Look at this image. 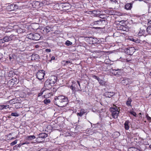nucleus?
Wrapping results in <instances>:
<instances>
[{
	"label": "nucleus",
	"instance_id": "1",
	"mask_svg": "<svg viewBox=\"0 0 151 151\" xmlns=\"http://www.w3.org/2000/svg\"><path fill=\"white\" fill-rule=\"evenodd\" d=\"M54 104L60 107L65 106L68 104L67 98L63 96L56 97L54 100Z\"/></svg>",
	"mask_w": 151,
	"mask_h": 151
},
{
	"label": "nucleus",
	"instance_id": "2",
	"mask_svg": "<svg viewBox=\"0 0 151 151\" xmlns=\"http://www.w3.org/2000/svg\"><path fill=\"white\" fill-rule=\"evenodd\" d=\"M110 110L111 112V115L113 118L114 119L117 118L119 113V111L117 107L114 106L110 108Z\"/></svg>",
	"mask_w": 151,
	"mask_h": 151
},
{
	"label": "nucleus",
	"instance_id": "3",
	"mask_svg": "<svg viewBox=\"0 0 151 151\" xmlns=\"http://www.w3.org/2000/svg\"><path fill=\"white\" fill-rule=\"evenodd\" d=\"M45 72L43 70L38 71L36 74L37 78L39 80L42 79L45 75Z\"/></svg>",
	"mask_w": 151,
	"mask_h": 151
},
{
	"label": "nucleus",
	"instance_id": "4",
	"mask_svg": "<svg viewBox=\"0 0 151 151\" xmlns=\"http://www.w3.org/2000/svg\"><path fill=\"white\" fill-rule=\"evenodd\" d=\"M53 86L50 82H49L47 80L45 81L44 84V88L46 90H49L51 89Z\"/></svg>",
	"mask_w": 151,
	"mask_h": 151
},
{
	"label": "nucleus",
	"instance_id": "5",
	"mask_svg": "<svg viewBox=\"0 0 151 151\" xmlns=\"http://www.w3.org/2000/svg\"><path fill=\"white\" fill-rule=\"evenodd\" d=\"M131 80L128 78H121V83L124 85L129 84L131 83Z\"/></svg>",
	"mask_w": 151,
	"mask_h": 151
},
{
	"label": "nucleus",
	"instance_id": "6",
	"mask_svg": "<svg viewBox=\"0 0 151 151\" xmlns=\"http://www.w3.org/2000/svg\"><path fill=\"white\" fill-rule=\"evenodd\" d=\"M88 38L90 41V43L92 44H94L99 43V41L96 38L90 37H88Z\"/></svg>",
	"mask_w": 151,
	"mask_h": 151
},
{
	"label": "nucleus",
	"instance_id": "7",
	"mask_svg": "<svg viewBox=\"0 0 151 151\" xmlns=\"http://www.w3.org/2000/svg\"><path fill=\"white\" fill-rule=\"evenodd\" d=\"M57 79V78L56 76H52L47 80L49 81V82H50L51 84L53 86L54 84L56 82Z\"/></svg>",
	"mask_w": 151,
	"mask_h": 151
},
{
	"label": "nucleus",
	"instance_id": "8",
	"mask_svg": "<svg viewBox=\"0 0 151 151\" xmlns=\"http://www.w3.org/2000/svg\"><path fill=\"white\" fill-rule=\"evenodd\" d=\"M112 73L115 76H118L121 75L122 72V70L120 69H112Z\"/></svg>",
	"mask_w": 151,
	"mask_h": 151
},
{
	"label": "nucleus",
	"instance_id": "9",
	"mask_svg": "<svg viewBox=\"0 0 151 151\" xmlns=\"http://www.w3.org/2000/svg\"><path fill=\"white\" fill-rule=\"evenodd\" d=\"M14 36V35H11L9 36H6L4 37V41H5V42H6L12 40Z\"/></svg>",
	"mask_w": 151,
	"mask_h": 151
},
{
	"label": "nucleus",
	"instance_id": "10",
	"mask_svg": "<svg viewBox=\"0 0 151 151\" xmlns=\"http://www.w3.org/2000/svg\"><path fill=\"white\" fill-rule=\"evenodd\" d=\"M115 93L113 92H106L104 93L103 95L106 97L110 98Z\"/></svg>",
	"mask_w": 151,
	"mask_h": 151
},
{
	"label": "nucleus",
	"instance_id": "11",
	"mask_svg": "<svg viewBox=\"0 0 151 151\" xmlns=\"http://www.w3.org/2000/svg\"><path fill=\"white\" fill-rule=\"evenodd\" d=\"M38 35V34L37 33L33 34L31 33L28 35V37L29 39L35 40H37L35 38V37L37 36Z\"/></svg>",
	"mask_w": 151,
	"mask_h": 151
},
{
	"label": "nucleus",
	"instance_id": "12",
	"mask_svg": "<svg viewBox=\"0 0 151 151\" xmlns=\"http://www.w3.org/2000/svg\"><path fill=\"white\" fill-rule=\"evenodd\" d=\"M77 83H78V85H79V88H78L77 89H76H76L75 88V87H74L73 86H71L70 87V89H72V90L73 91L74 93L76 92V91H81L80 90V89H81L80 85L79 82L78 81H77Z\"/></svg>",
	"mask_w": 151,
	"mask_h": 151
},
{
	"label": "nucleus",
	"instance_id": "13",
	"mask_svg": "<svg viewBox=\"0 0 151 151\" xmlns=\"http://www.w3.org/2000/svg\"><path fill=\"white\" fill-rule=\"evenodd\" d=\"M15 7V8H17L18 6L16 4H11L10 6H8L7 9L9 11H11L14 10V7Z\"/></svg>",
	"mask_w": 151,
	"mask_h": 151
},
{
	"label": "nucleus",
	"instance_id": "14",
	"mask_svg": "<svg viewBox=\"0 0 151 151\" xmlns=\"http://www.w3.org/2000/svg\"><path fill=\"white\" fill-rule=\"evenodd\" d=\"M132 4L131 3H127L125 6V8L127 10H130L132 7Z\"/></svg>",
	"mask_w": 151,
	"mask_h": 151
},
{
	"label": "nucleus",
	"instance_id": "15",
	"mask_svg": "<svg viewBox=\"0 0 151 151\" xmlns=\"http://www.w3.org/2000/svg\"><path fill=\"white\" fill-rule=\"evenodd\" d=\"M128 53L130 55H132L134 52V48L133 47H131L127 50Z\"/></svg>",
	"mask_w": 151,
	"mask_h": 151
},
{
	"label": "nucleus",
	"instance_id": "16",
	"mask_svg": "<svg viewBox=\"0 0 151 151\" xmlns=\"http://www.w3.org/2000/svg\"><path fill=\"white\" fill-rule=\"evenodd\" d=\"M31 60H35L38 59L39 58V56L38 55L34 54L32 55Z\"/></svg>",
	"mask_w": 151,
	"mask_h": 151
},
{
	"label": "nucleus",
	"instance_id": "17",
	"mask_svg": "<svg viewBox=\"0 0 151 151\" xmlns=\"http://www.w3.org/2000/svg\"><path fill=\"white\" fill-rule=\"evenodd\" d=\"M38 137H40L41 138L44 139L47 137V134L45 133H42L38 135Z\"/></svg>",
	"mask_w": 151,
	"mask_h": 151
},
{
	"label": "nucleus",
	"instance_id": "18",
	"mask_svg": "<svg viewBox=\"0 0 151 151\" xmlns=\"http://www.w3.org/2000/svg\"><path fill=\"white\" fill-rule=\"evenodd\" d=\"M85 113V110L83 109H81L80 112L77 113V115L80 116H81Z\"/></svg>",
	"mask_w": 151,
	"mask_h": 151
},
{
	"label": "nucleus",
	"instance_id": "19",
	"mask_svg": "<svg viewBox=\"0 0 151 151\" xmlns=\"http://www.w3.org/2000/svg\"><path fill=\"white\" fill-rule=\"evenodd\" d=\"M103 22H105L104 20H100L98 21H96L94 22L95 24H98L99 26H101Z\"/></svg>",
	"mask_w": 151,
	"mask_h": 151
},
{
	"label": "nucleus",
	"instance_id": "20",
	"mask_svg": "<svg viewBox=\"0 0 151 151\" xmlns=\"http://www.w3.org/2000/svg\"><path fill=\"white\" fill-rule=\"evenodd\" d=\"M18 101L17 99H13L11 100H10L9 101V103L12 104H15Z\"/></svg>",
	"mask_w": 151,
	"mask_h": 151
},
{
	"label": "nucleus",
	"instance_id": "21",
	"mask_svg": "<svg viewBox=\"0 0 151 151\" xmlns=\"http://www.w3.org/2000/svg\"><path fill=\"white\" fill-rule=\"evenodd\" d=\"M36 137L34 135H29L26 137V139L29 140H32L35 139Z\"/></svg>",
	"mask_w": 151,
	"mask_h": 151
},
{
	"label": "nucleus",
	"instance_id": "22",
	"mask_svg": "<svg viewBox=\"0 0 151 151\" xmlns=\"http://www.w3.org/2000/svg\"><path fill=\"white\" fill-rule=\"evenodd\" d=\"M129 122L128 121H126L124 123V128L126 130H127L129 129Z\"/></svg>",
	"mask_w": 151,
	"mask_h": 151
},
{
	"label": "nucleus",
	"instance_id": "23",
	"mask_svg": "<svg viewBox=\"0 0 151 151\" xmlns=\"http://www.w3.org/2000/svg\"><path fill=\"white\" fill-rule=\"evenodd\" d=\"M132 101V99L129 98L128 99V100L126 102V104L127 106H131V103Z\"/></svg>",
	"mask_w": 151,
	"mask_h": 151
},
{
	"label": "nucleus",
	"instance_id": "24",
	"mask_svg": "<svg viewBox=\"0 0 151 151\" xmlns=\"http://www.w3.org/2000/svg\"><path fill=\"white\" fill-rule=\"evenodd\" d=\"M99 84L101 85H105L106 84V82L102 80L101 79H100L98 81Z\"/></svg>",
	"mask_w": 151,
	"mask_h": 151
},
{
	"label": "nucleus",
	"instance_id": "25",
	"mask_svg": "<svg viewBox=\"0 0 151 151\" xmlns=\"http://www.w3.org/2000/svg\"><path fill=\"white\" fill-rule=\"evenodd\" d=\"M46 90L45 89L44 87H43L41 89L40 92V93L38 94V96H41L43 93V92L45 91Z\"/></svg>",
	"mask_w": 151,
	"mask_h": 151
},
{
	"label": "nucleus",
	"instance_id": "26",
	"mask_svg": "<svg viewBox=\"0 0 151 151\" xmlns=\"http://www.w3.org/2000/svg\"><path fill=\"white\" fill-rule=\"evenodd\" d=\"M51 28L49 26H47L44 29L47 32H50L51 30Z\"/></svg>",
	"mask_w": 151,
	"mask_h": 151
},
{
	"label": "nucleus",
	"instance_id": "27",
	"mask_svg": "<svg viewBox=\"0 0 151 151\" xmlns=\"http://www.w3.org/2000/svg\"><path fill=\"white\" fill-rule=\"evenodd\" d=\"M44 103L45 104H47L50 102V100L49 99H45L43 101Z\"/></svg>",
	"mask_w": 151,
	"mask_h": 151
},
{
	"label": "nucleus",
	"instance_id": "28",
	"mask_svg": "<svg viewBox=\"0 0 151 151\" xmlns=\"http://www.w3.org/2000/svg\"><path fill=\"white\" fill-rule=\"evenodd\" d=\"M147 32L148 33L151 34V27L148 26L147 29Z\"/></svg>",
	"mask_w": 151,
	"mask_h": 151
},
{
	"label": "nucleus",
	"instance_id": "29",
	"mask_svg": "<svg viewBox=\"0 0 151 151\" xmlns=\"http://www.w3.org/2000/svg\"><path fill=\"white\" fill-rule=\"evenodd\" d=\"M36 141L37 142H41L43 141L42 139L39 137L36 138Z\"/></svg>",
	"mask_w": 151,
	"mask_h": 151
},
{
	"label": "nucleus",
	"instance_id": "30",
	"mask_svg": "<svg viewBox=\"0 0 151 151\" xmlns=\"http://www.w3.org/2000/svg\"><path fill=\"white\" fill-rule=\"evenodd\" d=\"M11 115L14 116H19V115L16 112L12 113L11 114Z\"/></svg>",
	"mask_w": 151,
	"mask_h": 151
},
{
	"label": "nucleus",
	"instance_id": "31",
	"mask_svg": "<svg viewBox=\"0 0 151 151\" xmlns=\"http://www.w3.org/2000/svg\"><path fill=\"white\" fill-rule=\"evenodd\" d=\"M72 42H70V41L67 40L65 42V44L67 45V46H69L71 45H72Z\"/></svg>",
	"mask_w": 151,
	"mask_h": 151
},
{
	"label": "nucleus",
	"instance_id": "32",
	"mask_svg": "<svg viewBox=\"0 0 151 151\" xmlns=\"http://www.w3.org/2000/svg\"><path fill=\"white\" fill-rule=\"evenodd\" d=\"M111 2L113 4H118V1L116 0H110Z\"/></svg>",
	"mask_w": 151,
	"mask_h": 151
},
{
	"label": "nucleus",
	"instance_id": "33",
	"mask_svg": "<svg viewBox=\"0 0 151 151\" xmlns=\"http://www.w3.org/2000/svg\"><path fill=\"white\" fill-rule=\"evenodd\" d=\"M130 113L133 115L134 116H136L137 114L136 112L133 111H130Z\"/></svg>",
	"mask_w": 151,
	"mask_h": 151
},
{
	"label": "nucleus",
	"instance_id": "34",
	"mask_svg": "<svg viewBox=\"0 0 151 151\" xmlns=\"http://www.w3.org/2000/svg\"><path fill=\"white\" fill-rule=\"evenodd\" d=\"M17 140H15L13 142H11V145L12 146L16 144L17 143Z\"/></svg>",
	"mask_w": 151,
	"mask_h": 151
},
{
	"label": "nucleus",
	"instance_id": "35",
	"mask_svg": "<svg viewBox=\"0 0 151 151\" xmlns=\"http://www.w3.org/2000/svg\"><path fill=\"white\" fill-rule=\"evenodd\" d=\"M145 32V30H142L141 29H140V30L139 32V33L141 34L142 35H143L144 34Z\"/></svg>",
	"mask_w": 151,
	"mask_h": 151
},
{
	"label": "nucleus",
	"instance_id": "36",
	"mask_svg": "<svg viewBox=\"0 0 151 151\" xmlns=\"http://www.w3.org/2000/svg\"><path fill=\"white\" fill-rule=\"evenodd\" d=\"M5 42V41H4V38L3 39H0V44H3Z\"/></svg>",
	"mask_w": 151,
	"mask_h": 151
},
{
	"label": "nucleus",
	"instance_id": "37",
	"mask_svg": "<svg viewBox=\"0 0 151 151\" xmlns=\"http://www.w3.org/2000/svg\"><path fill=\"white\" fill-rule=\"evenodd\" d=\"M4 109H6L7 108H9V105H3Z\"/></svg>",
	"mask_w": 151,
	"mask_h": 151
},
{
	"label": "nucleus",
	"instance_id": "38",
	"mask_svg": "<svg viewBox=\"0 0 151 151\" xmlns=\"http://www.w3.org/2000/svg\"><path fill=\"white\" fill-rule=\"evenodd\" d=\"M120 28H121V27H122V28H120V29H121V30H122L124 31H126V29H126V28H125V27H124V26H122V27H120Z\"/></svg>",
	"mask_w": 151,
	"mask_h": 151
},
{
	"label": "nucleus",
	"instance_id": "39",
	"mask_svg": "<svg viewBox=\"0 0 151 151\" xmlns=\"http://www.w3.org/2000/svg\"><path fill=\"white\" fill-rule=\"evenodd\" d=\"M93 78L97 79L98 81H99V79H100L97 76H94Z\"/></svg>",
	"mask_w": 151,
	"mask_h": 151
},
{
	"label": "nucleus",
	"instance_id": "40",
	"mask_svg": "<svg viewBox=\"0 0 151 151\" xmlns=\"http://www.w3.org/2000/svg\"><path fill=\"white\" fill-rule=\"evenodd\" d=\"M4 109V107L3 105H0V110H1Z\"/></svg>",
	"mask_w": 151,
	"mask_h": 151
},
{
	"label": "nucleus",
	"instance_id": "41",
	"mask_svg": "<svg viewBox=\"0 0 151 151\" xmlns=\"http://www.w3.org/2000/svg\"><path fill=\"white\" fill-rule=\"evenodd\" d=\"M45 50L47 52H51V50L49 49H47Z\"/></svg>",
	"mask_w": 151,
	"mask_h": 151
},
{
	"label": "nucleus",
	"instance_id": "42",
	"mask_svg": "<svg viewBox=\"0 0 151 151\" xmlns=\"http://www.w3.org/2000/svg\"><path fill=\"white\" fill-rule=\"evenodd\" d=\"M148 24L150 25L151 24V19L150 20H148Z\"/></svg>",
	"mask_w": 151,
	"mask_h": 151
},
{
	"label": "nucleus",
	"instance_id": "43",
	"mask_svg": "<svg viewBox=\"0 0 151 151\" xmlns=\"http://www.w3.org/2000/svg\"><path fill=\"white\" fill-rule=\"evenodd\" d=\"M36 151H45V149H41L40 150H37Z\"/></svg>",
	"mask_w": 151,
	"mask_h": 151
},
{
	"label": "nucleus",
	"instance_id": "44",
	"mask_svg": "<svg viewBox=\"0 0 151 151\" xmlns=\"http://www.w3.org/2000/svg\"><path fill=\"white\" fill-rule=\"evenodd\" d=\"M55 59V58L54 56H52L51 57V60H54Z\"/></svg>",
	"mask_w": 151,
	"mask_h": 151
},
{
	"label": "nucleus",
	"instance_id": "45",
	"mask_svg": "<svg viewBox=\"0 0 151 151\" xmlns=\"http://www.w3.org/2000/svg\"><path fill=\"white\" fill-rule=\"evenodd\" d=\"M132 40V41H133L135 42H137V41H138V40H136V41H135V40L134 39H132V40Z\"/></svg>",
	"mask_w": 151,
	"mask_h": 151
},
{
	"label": "nucleus",
	"instance_id": "46",
	"mask_svg": "<svg viewBox=\"0 0 151 151\" xmlns=\"http://www.w3.org/2000/svg\"><path fill=\"white\" fill-rule=\"evenodd\" d=\"M71 61H66V63H71Z\"/></svg>",
	"mask_w": 151,
	"mask_h": 151
},
{
	"label": "nucleus",
	"instance_id": "47",
	"mask_svg": "<svg viewBox=\"0 0 151 151\" xmlns=\"http://www.w3.org/2000/svg\"><path fill=\"white\" fill-rule=\"evenodd\" d=\"M26 144V143H22V144L21 143L20 144H21V145H24V144Z\"/></svg>",
	"mask_w": 151,
	"mask_h": 151
},
{
	"label": "nucleus",
	"instance_id": "48",
	"mask_svg": "<svg viewBox=\"0 0 151 151\" xmlns=\"http://www.w3.org/2000/svg\"><path fill=\"white\" fill-rule=\"evenodd\" d=\"M93 13L95 14V13L96 12L95 11H93Z\"/></svg>",
	"mask_w": 151,
	"mask_h": 151
},
{
	"label": "nucleus",
	"instance_id": "49",
	"mask_svg": "<svg viewBox=\"0 0 151 151\" xmlns=\"http://www.w3.org/2000/svg\"><path fill=\"white\" fill-rule=\"evenodd\" d=\"M150 75L151 76V72L150 73Z\"/></svg>",
	"mask_w": 151,
	"mask_h": 151
},
{
	"label": "nucleus",
	"instance_id": "50",
	"mask_svg": "<svg viewBox=\"0 0 151 151\" xmlns=\"http://www.w3.org/2000/svg\"><path fill=\"white\" fill-rule=\"evenodd\" d=\"M149 147L150 148H151V145H150V146H149Z\"/></svg>",
	"mask_w": 151,
	"mask_h": 151
},
{
	"label": "nucleus",
	"instance_id": "51",
	"mask_svg": "<svg viewBox=\"0 0 151 151\" xmlns=\"http://www.w3.org/2000/svg\"><path fill=\"white\" fill-rule=\"evenodd\" d=\"M151 119V118H150V117H149V119Z\"/></svg>",
	"mask_w": 151,
	"mask_h": 151
},
{
	"label": "nucleus",
	"instance_id": "52",
	"mask_svg": "<svg viewBox=\"0 0 151 151\" xmlns=\"http://www.w3.org/2000/svg\"><path fill=\"white\" fill-rule=\"evenodd\" d=\"M151 119V118H150V117H149V119Z\"/></svg>",
	"mask_w": 151,
	"mask_h": 151
},
{
	"label": "nucleus",
	"instance_id": "53",
	"mask_svg": "<svg viewBox=\"0 0 151 151\" xmlns=\"http://www.w3.org/2000/svg\"><path fill=\"white\" fill-rule=\"evenodd\" d=\"M14 139V137H12V139Z\"/></svg>",
	"mask_w": 151,
	"mask_h": 151
},
{
	"label": "nucleus",
	"instance_id": "54",
	"mask_svg": "<svg viewBox=\"0 0 151 151\" xmlns=\"http://www.w3.org/2000/svg\"><path fill=\"white\" fill-rule=\"evenodd\" d=\"M151 9V7L149 8V9Z\"/></svg>",
	"mask_w": 151,
	"mask_h": 151
},
{
	"label": "nucleus",
	"instance_id": "55",
	"mask_svg": "<svg viewBox=\"0 0 151 151\" xmlns=\"http://www.w3.org/2000/svg\"><path fill=\"white\" fill-rule=\"evenodd\" d=\"M150 19H151V18H150Z\"/></svg>",
	"mask_w": 151,
	"mask_h": 151
}]
</instances>
